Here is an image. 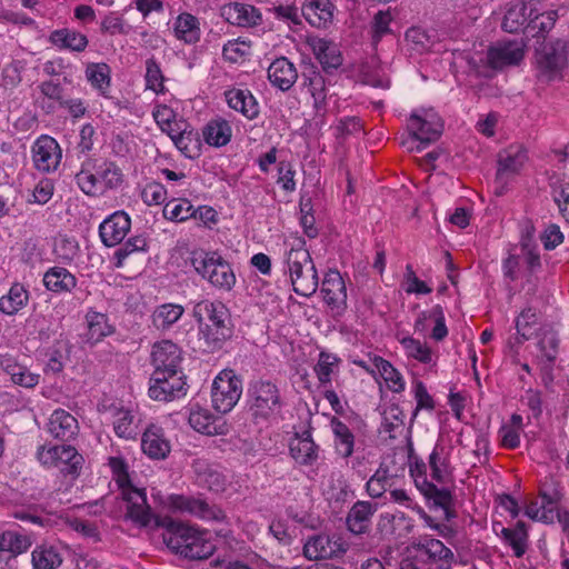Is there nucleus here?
I'll return each instance as SVG.
<instances>
[{
  "label": "nucleus",
  "mask_w": 569,
  "mask_h": 569,
  "mask_svg": "<svg viewBox=\"0 0 569 569\" xmlns=\"http://www.w3.org/2000/svg\"><path fill=\"white\" fill-rule=\"evenodd\" d=\"M242 395V380L233 370H222L214 378L211 388V402L216 411L230 412Z\"/></svg>",
  "instance_id": "obj_8"
},
{
  "label": "nucleus",
  "mask_w": 569,
  "mask_h": 569,
  "mask_svg": "<svg viewBox=\"0 0 569 569\" xmlns=\"http://www.w3.org/2000/svg\"><path fill=\"white\" fill-rule=\"evenodd\" d=\"M331 428L335 436L336 452L342 458L351 457L355 447V436L350 428L337 418L331 420Z\"/></svg>",
  "instance_id": "obj_44"
},
{
  "label": "nucleus",
  "mask_w": 569,
  "mask_h": 569,
  "mask_svg": "<svg viewBox=\"0 0 569 569\" xmlns=\"http://www.w3.org/2000/svg\"><path fill=\"white\" fill-rule=\"evenodd\" d=\"M48 431L56 439L69 441L73 439L79 431L78 421L68 411L57 409L49 418Z\"/></svg>",
  "instance_id": "obj_28"
},
{
  "label": "nucleus",
  "mask_w": 569,
  "mask_h": 569,
  "mask_svg": "<svg viewBox=\"0 0 569 569\" xmlns=\"http://www.w3.org/2000/svg\"><path fill=\"white\" fill-rule=\"evenodd\" d=\"M32 569H57L62 563V556L57 546L38 545L31 552Z\"/></svg>",
  "instance_id": "obj_36"
},
{
  "label": "nucleus",
  "mask_w": 569,
  "mask_h": 569,
  "mask_svg": "<svg viewBox=\"0 0 569 569\" xmlns=\"http://www.w3.org/2000/svg\"><path fill=\"white\" fill-rule=\"evenodd\" d=\"M321 292L332 315L342 316L347 310V288L339 271L329 270L325 274Z\"/></svg>",
  "instance_id": "obj_13"
},
{
  "label": "nucleus",
  "mask_w": 569,
  "mask_h": 569,
  "mask_svg": "<svg viewBox=\"0 0 569 569\" xmlns=\"http://www.w3.org/2000/svg\"><path fill=\"white\" fill-rule=\"evenodd\" d=\"M503 540L512 548L517 558L522 557L528 549V531L523 521H518L512 528H502Z\"/></svg>",
  "instance_id": "obj_45"
},
{
  "label": "nucleus",
  "mask_w": 569,
  "mask_h": 569,
  "mask_svg": "<svg viewBox=\"0 0 569 569\" xmlns=\"http://www.w3.org/2000/svg\"><path fill=\"white\" fill-rule=\"evenodd\" d=\"M149 248V242L147 237L142 234L133 236L129 238L120 248H118L113 254L116 260L114 266L117 268H122L124 264V260L133 253L147 252Z\"/></svg>",
  "instance_id": "obj_54"
},
{
  "label": "nucleus",
  "mask_w": 569,
  "mask_h": 569,
  "mask_svg": "<svg viewBox=\"0 0 569 569\" xmlns=\"http://www.w3.org/2000/svg\"><path fill=\"white\" fill-rule=\"evenodd\" d=\"M378 509L377 503L359 500L349 510L346 523L353 535H363L369 531L373 515Z\"/></svg>",
  "instance_id": "obj_25"
},
{
  "label": "nucleus",
  "mask_w": 569,
  "mask_h": 569,
  "mask_svg": "<svg viewBox=\"0 0 569 569\" xmlns=\"http://www.w3.org/2000/svg\"><path fill=\"white\" fill-rule=\"evenodd\" d=\"M86 319L88 323L87 341L90 345H96L113 333V327L109 323L107 315L89 311Z\"/></svg>",
  "instance_id": "obj_43"
},
{
  "label": "nucleus",
  "mask_w": 569,
  "mask_h": 569,
  "mask_svg": "<svg viewBox=\"0 0 569 569\" xmlns=\"http://www.w3.org/2000/svg\"><path fill=\"white\" fill-rule=\"evenodd\" d=\"M100 29L101 32L111 36L127 34L130 31V26H128L124 19L117 12H109L103 17Z\"/></svg>",
  "instance_id": "obj_61"
},
{
  "label": "nucleus",
  "mask_w": 569,
  "mask_h": 569,
  "mask_svg": "<svg viewBox=\"0 0 569 569\" xmlns=\"http://www.w3.org/2000/svg\"><path fill=\"white\" fill-rule=\"evenodd\" d=\"M312 50L326 73L331 74L342 66V53L335 42L318 39L312 43Z\"/></svg>",
  "instance_id": "obj_32"
},
{
  "label": "nucleus",
  "mask_w": 569,
  "mask_h": 569,
  "mask_svg": "<svg viewBox=\"0 0 569 569\" xmlns=\"http://www.w3.org/2000/svg\"><path fill=\"white\" fill-rule=\"evenodd\" d=\"M421 487L418 489L427 499L430 507L441 508L443 510L445 520L450 521L456 518L453 510V496L447 488H438L429 480L420 481Z\"/></svg>",
  "instance_id": "obj_24"
},
{
  "label": "nucleus",
  "mask_w": 569,
  "mask_h": 569,
  "mask_svg": "<svg viewBox=\"0 0 569 569\" xmlns=\"http://www.w3.org/2000/svg\"><path fill=\"white\" fill-rule=\"evenodd\" d=\"M528 160V151L522 144H511L498 154L496 179L505 181L521 171Z\"/></svg>",
  "instance_id": "obj_20"
},
{
  "label": "nucleus",
  "mask_w": 569,
  "mask_h": 569,
  "mask_svg": "<svg viewBox=\"0 0 569 569\" xmlns=\"http://www.w3.org/2000/svg\"><path fill=\"white\" fill-rule=\"evenodd\" d=\"M184 308L177 303H163L156 308L151 318L157 329L167 330L183 315Z\"/></svg>",
  "instance_id": "obj_47"
},
{
  "label": "nucleus",
  "mask_w": 569,
  "mask_h": 569,
  "mask_svg": "<svg viewBox=\"0 0 569 569\" xmlns=\"http://www.w3.org/2000/svg\"><path fill=\"white\" fill-rule=\"evenodd\" d=\"M413 548L425 557L426 563L436 566L437 569H452L455 553L441 540L422 537Z\"/></svg>",
  "instance_id": "obj_15"
},
{
  "label": "nucleus",
  "mask_w": 569,
  "mask_h": 569,
  "mask_svg": "<svg viewBox=\"0 0 569 569\" xmlns=\"http://www.w3.org/2000/svg\"><path fill=\"white\" fill-rule=\"evenodd\" d=\"M372 365L383 378L388 388L393 392L405 390V381L400 372L386 359L379 356L372 358Z\"/></svg>",
  "instance_id": "obj_49"
},
{
  "label": "nucleus",
  "mask_w": 569,
  "mask_h": 569,
  "mask_svg": "<svg viewBox=\"0 0 569 569\" xmlns=\"http://www.w3.org/2000/svg\"><path fill=\"white\" fill-rule=\"evenodd\" d=\"M141 199L147 206L161 204L167 199V189L160 182H148L141 191Z\"/></svg>",
  "instance_id": "obj_62"
},
{
  "label": "nucleus",
  "mask_w": 569,
  "mask_h": 569,
  "mask_svg": "<svg viewBox=\"0 0 569 569\" xmlns=\"http://www.w3.org/2000/svg\"><path fill=\"white\" fill-rule=\"evenodd\" d=\"M131 228V219L124 211H116L99 226V236L106 247L120 244Z\"/></svg>",
  "instance_id": "obj_18"
},
{
  "label": "nucleus",
  "mask_w": 569,
  "mask_h": 569,
  "mask_svg": "<svg viewBox=\"0 0 569 569\" xmlns=\"http://www.w3.org/2000/svg\"><path fill=\"white\" fill-rule=\"evenodd\" d=\"M248 398L249 411L256 422L279 415L283 407L280 390L270 380L251 381L248 388Z\"/></svg>",
  "instance_id": "obj_6"
},
{
  "label": "nucleus",
  "mask_w": 569,
  "mask_h": 569,
  "mask_svg": "<svg viewBox=\"0 0 569 569\" xmlns=\"http://www.w3.org/2000/svg\"><path fill=\"white\" fill-rule=\"evenodd\" d=\"M168 506L174 512L187 513L204 521L224 525L217 531L222 538L232 536L230 521L224 511L214 503H209L206 499L183 495H171L168 497Z\"/></svg>",
  "instance_id": "obj_4"
},
{
  "label": "nucleus",
  "mask_w": 569,
  "mask_h": 569,
  "mask_svg": "<svg viewBox=\"0 0 569 569\" xmlns=\"http://www.w3.org/2000/svg\"><path fill=\"white\" fill-rule=\"evenodd\" d=\"M83 463V458L74 447L62 445L59 447V453L56 468H59L64 475L76 477L79 475Z\"/></svg>",
  "instance_id": "obj_46"
},
{
  "label": "nucleus",
  "mask_w": 569,
  "mask_h": 569,
  "mask_svg": "<svg viewBox=\"0 0 569 569\" xmlns=\"http://www.w3.org/2000/svg\"><path fill=\"white\" fill-rule=\"evenodd\" d=\"M113 430L119 438L133 439L138 435L136 415L128 409H117L113 415Z\"/></svg>",
  "instance_id": "obj_48"
},
{
  "label": "nucleus",
  "mask_w": 569,
  "mask_h": 569,
  "mask_svg": "<svg viewBox=\"0 0 569 569\" xmlns=\"http://www.w3.org/2000/svg\"><path fill=\"white\" fill-rule=\"evenodd\" d=\"M163 541L172 552L190 560L206 559L216 548L204 532L188 526H178L169 530Z\"/></svg>",
  "instance_id": "obj_3"
},
{
  "label": "nucleus",
  "mask_w": 569,
  "mask_h": 569,
  "mask_svg": "<svg viewBox=\"0 0 569 569\" xmlns=\"http://www.w3.org/2000/svg\"><path fill=\"white\" fill-rule=\"evenodd\" d=\"M192 468L197 475L198 482L202 486L208 488L211 491H222L224 489L226 479L224 477L217 471L216 469L211 468L207 461L197 459L192 463Z\"/></svg>",
  "instance_id": "obj_41"
},
{
  "label": "nucleus",
  "mask_w": 569,
  "mask_h": 569,
  "mask_svg": "<svg viewBox=\"0 0 569 569\" xmlns=\"http://www.w3.org/2000/svg\"><path fill=\"white\" fill-rule=\"evenodd\" d=\"M391 480L388 470L379 468L367 481L366 490L371 498H380L391 487Z\"/></svg>",
  "instance_id": "obj_59"
},
{
  "label": "nucleus",
  "mask_w": 569,
  "mask_h": 569,
  "mask_svg": "<svg viewBox=\"0 0 569 569\" xmlns=\"http://www.w3.org/2000/svg\"><path fill=\"white\" fill-rule=\"evenodd\" d=\"M29 301V291L23 284L16 282L8 293L0 298V311L8 316L17 315Z\"/></svg>",
  "instance_id": "obj_38"
},
{
  "label": "nucleus",
  "mask_w": 569,
  "mask_h": 569,
  "mask_svg": "<svg viewBox=\"0 0 569 569\" xmlns=\"http://www.w3.org/2000/svg\"><path fill=\"white\" fill-rule=\"evenodd\" d=\"M109 466L113 472L114 480L117 485L119 486L120 490L126 489L127 487L133 486L129 471H128V465L121 457H110L109 458Z\"/></svg>",
  "instance_id": "obj_63"
},
{
  "label": "nucleus",
  "mask_w": 569,
  "mask_h": 569,
  "mask_svg": "<svg viewBox=\"0 0 569 569\" xmlns=\"http://www.w3.org/2000/svg\"><path fill=\"white\" fill-rule=\"evenodd\" d=\"M31 545L30 536L16 530H7L0 535V549L12 555L26 552Z\"/></svg>",
  "instance_id": "obj_51"
},
{
  "label": "nucleus",
  "mask_w": 569,
  "mask_h": 569,
  "mask_svg": "<svg viewBox=\"0 0 569 569\" xmlns=\"http://www.w3.org/2000/svg\"><path fill=\"white\" fill-rule=\"evenodd\" d=\"M102 188L114 189L118 188L123 181L121 169L113 162H108L104 168L99 172Z\"/></svg>",
  "instance_id": "obj_64"
},
{
  "label": "nucleus",
  "mask_w": 569,
  "mask_h": 569,
  "mask_svg": "<svg viewBox=\"0 0 569 569\" xmlns=\"http://www.w3.org/2000/svg\"><path fill=\"white\" fill-rule=\"evenodd\" d=\"M228 106L248 120H254L260 113L256 97L248 89L231 88L224 92Z\"/></svg>",
  "instance_id": "obj_27"
},
{
  "label": "nucleus",
  "mask_w": 569,
  "mask_h": 569,
  "mask_svg": "<svg viewBox=\"0 0 569 569\" xmlns=\"http://www.w3.org/2000/svg\"><path fill=\"white\" fill-rule=\"evenodd\" d=\"M191 264L196 272L214 288L230 291L236 284V276L230 263L217 251L193 252Z\"/></svg>",
  "instance_id": "obj_5"
},
{
  "label": "nucleus",
  "mask_w": 569,
  "mask_h": 569,
  "mask_svg": "<svg viewBox=\"0 0 569 569\" xmlns=\"http://www.w3.org/2000/svg\"><path fill=\"white\" fill-rule=\"evenodd\" d=\"M49 42L59 50H69L71 52H83L88 44V37L70 28H61L53 30L49 34Z\"/></svg>",
  "instance_id": "obj_30"
},
{
  "label": "nucleus",
  "mask_w": 569,
  "mask_h": 569,
  "mask_svg": "<svg viewBox=\"0 0 569 569\" xmlns=\"http://www.w3.org/2000/svg\"><path fill=\"white\" fill-rule=\"evenodd\" d=\"M204 141L212 147H223L231 140L232 129L227 120L213 119L202 129Z\"/></svg>",
  "instance_id": "obj_39"
},
{
  "label": "nucleus",
  "mask_w": 569,
  "mask_h": 569,
  "mask_svg": "<svg viewBox=\"0 0 569 569\" xmlns=\"http://www.w3.org/2000/svg\"><path fill=\"white\" fill-rule=\"evenodd\" d=\"M298 79L295 64L286 57L277 58L268 68V80L281 91H288Z\"/></svg>",
  "instance_id": "obj_26"
},
{
  "label": "nucleus",
  "mask_w": 569,
  "mask_h": 569,
  "mask_svg": "<svg viewBox=\"0 0 569 569\" xmlns=\"http://www.w3.org/2000/svg\"><path fill=\"white\" fill-rule=\"evenodd\" d=\"M537 11L535 0H515L510 3L502 21V29L509 33L525 30L533 13Z\"/></svg>",
  "instance_id": "obj_21"
},
{
  "label": "nucleus",
  "mask_w": 569,
  "mask_h": 569,
  "mask_svg": "<svg viewBox=\"0 0 569 569\" xmlns=\"http://www.w3.org/2000/svg\"><path fill=\"white\" fill-rule=\"evenodd\" d=\"M163 217L174 222L197 218V210L188 199H172L163 207Z\"/></svg>",
  "instance_id": "obj_50"
},
{
  "label": "nucleus",
  "mask_w": 569,
  "mask_h": 569,
  "mask_svg": "<svg viewBox=\"0 0 569 569\" xmlns=\"http://www.w3.org/2000/svg\"><path fill=\"white\" fill-rule=\"evenodd\" d=\"M539 77L550 81L555 79L568 62V44L561 39L541 42L536 48Z\"/></svg>",
  "instance_id": "obj_9"
},
{
  "label": "nucleus",
  "mask_w": 569,
  "mask_h": 569,
  "mask_svg": "<svg viewBox=\"0 0 569 569\" xmlns=\"http://www.w3.org/2000/svg\"><path fill=\"white\" fill-rule=\"evenodd\" d=\"M290 455L301 466H312L319 458V446L315 443L309 431L290 441Z\"/></svg>",
  "instance_id": "obj_29"
},
{
  "label": "nucleus",
  "mask_w": 569,
  "mask_h": 569,
  "mask_svg": "<svg viewBox=\"0 0 569 569\" xmlns=\"http://www.w3.org/2000/svg\"><path fill=\"white\" fill-rule=\"evenodd\" d=\"M193 317L199 325L203 350L214 352L233 336L230 310L219 300L203 299L193 307Z\"/></svg>",
  "instance_id": "obj_1"
},
{
  "label": "nucleus",
  "mask_w": 569,
  "mask_h": 569,
  "mask_svg": "<svg viewBox=\"0 0 569 569\" xmlns=\"http://www.w3.org/2000/svg\"><path fill=\"white\" fill-rule=\"evenodd\" d=\"M335 6L330 0H305L301 12L313 27L325 28L333 20Z\"/></svg>",
  "instance_id": "obj_31"
},
{
  "label": "nucleus",
  "mask_w": 569,
  "mask_h": 569,
  "mask_svg": "<svg viewBox=\"0 0 569 569\" xmlns=\"http://www.w3.org/2000/svg\"><path fill=\"white\" fill-rule=\"evenodd\" d=\"M538 313L536 309L529 307L521 311L516 319L517 342L522 343L529 340L537 331Z\"/></svg>",
  "instance_id": "obj_53"
},
{
  "label": "nucleus",
  "mask_w": 569,
  "mask_h": 569,
  "mask_svg": "<svg viewBox=\"0 0 569 569\" xmlns=\"http://www.w3.org/2000/svg\"><path fill=\"white\" fill-rule=\"evenodd\" d=\"M43 283L54 293L71 292L77 286V278L66 268L52 267L43 274Z\"/></svg>",
  "instance_id": "obj_34"
},
{
  "label": "nucleus",
  "mask_w": 569,
  "mask_h": 569,
  "mask_svg": "<svg viewBox=\"0 0 569 569\" xmlns=\"http://www.w3.org/2000/svg\"><path fill=\"white\" fill-rule=\"evenodd\" d=\"M182 372L154 370L150 378L149 397L156 401H172L186 395Z\"/></svg>",
  "instance_id": "obj_10"
},
{
  "label": "nucleus",
  "mask_w": 569,
  "mask_h": 569,
  "mask_svg": "<svg viewBox=\"0 0 569 569\" xmlns=\"http://www.w3.org/2000/svg\"><path fill=\"white\" fill-rule=\"evenodd\" d=\"M0 363L3 370L10 376L13 383L24 388H33L39 383V375L17 363L12 358L3 357Z\"/></svg>",
  "instance_id": "obj_40"
},
{
  "label": "nucleus",
  "mask_w": 569,
  "mask_h": 569,
  "mask_svg": "<svg viewBox=\"0 0 569 569\" xmlns=\"http://www.w3.org/2000/svg\"><path fill=\"white\" fill-rule=\"evenodd\" d=\"M173 31L177 39L188 44L197 43L201 36L198 18L188 12H182L177 17Z\"/></svg>",
  "instance_id": "obj_37"
},
{
  "label": "nucleus",
  "mask_w": 569,
  "mask_h": 569,
  "mask_svg": "<svg viewBox=\"0 0 569 569\" xmlns=\"http://www.w3.org/2000/svg\"><path fill=\"white\" fill-rule=\"evenodd\" d=\"M445 448L436 445L429 455L428 463L431 469L432 480L442 483L446 478L448 459L443 456Z\"/></svg>",
  "instance_id": "obj_58"
},
{
  "label": "nucleus",
  "mask_w": 569,
  "mask_h": 569,
  "mask_svg": "<svg viewBox=\"0 0 569 569\" xmlns=\"http://www.w3.org/2000/svg\"><path fill=\"white\" fill-rule=\"evenodd\" d=\"M121 497L126 502V519L138 527H148L153 520V513L147 501L146 489L133 485L122 489Z\"/></svg>",
  "instance_id": "obj_12"
},
{
  "label": "nucleus",
  "mask_w": 569,
  "mask_h": 569,
  "mask_svg": "<svg viewBox=\"0 0 569 569\" xmlns=\"http://www.w3.org/2000/svg\"><path fill=\"white\" fill-rule=\"evenodd\" d=\"M144 80L147 89L152 90L157 94L164 93V76L154 57H151L146 61Z\"/></svg>",
  "instance_id": "obj_55"
},
{
  "label": "nucleus",
  "mask_w": 569,
  "mask_h": 569,
  "mask_svg": "<svg viewBox=\"0 0 569 569\" xmlns=\"http://www.w3.org/2000/svg\"><path fill=\"white\" fill-rule=\"evenodd\" d=\"M283 272L289 274L293 291L302 297L312 296L319 284V277L306 240L296 237L284 241Z\"/></svg>",
  "instance_id": "obj_2"
},
{
  "label": "nucleus",
  "mask_w": 569,
  "mask_h": 569,
  "mask_svg": "<svg viewBox=\"0 0 569 569\" xmlns=\"http://www.w3.org/2000/svg\"><path fill=\"white\" fill-rule=\"evenodd\" d=\"M408 131L409 137L401 144L409 151H421L440 137L442 124L433 113L413 111L408 121Z\"/></svg>",
  "instance_id": "obj_7"
},
{
  "label": "nucleus",
  "mask_w": 569,
  "mask_h": 569,
  "mask_svg": "<svg viewBox=\"0 0 569 569\" xmlns=\"http://www.w3.org/2000/svg\"><path fill=\"white\" fill-rule=\"evenodd\" d=\"M62 152L56 139L49 136L39 137L32 146V159L37 170L56 171L61 162Z\"/></svg>",
  "instance_id": "obj_14"
},
{
  "label": "nucleus",
  "mask_w": 569,
  "mask_h": 569,
  "mask_svg": "<svg viewBox=\"0 0 569 569\" xmlns=\"http://www.w3.org/2000/svg\"><path fill=\"white\" fill-rule=\"evenodd\" d=\"M557 11L550 10L539 13L537 10L527 24V36L532 38L545 37L555 26Z\"/></svg>",
  "instance_id": "obj_52"
},
{
  "label": "nucleus",
  "mask_w": 569,
  "mask_h": 569,
  "mask_svg": "<svg viewBox=\"0 0 569 569\" xmlns=\"http://www.w3.org/2000/svg\"><path fill=\"white\" fill-rule=\"evenodd\" d=\"M86 78L93 89L102 97L109 98L111 69L104 62H90L86 68Z\"/></svg>",
  "instance_id": "obj_35"
},
{
  "label": "nucleus",
  "mask_w": 569,
  "mask_h": 569,
  "mask_svg": "<svg viewBox=\"0 0 569 569\" xmlns=\"http://www.w3.org/2000/svg\"><path fill=\"white\" fill-rule=\"evenodd\" d=\"M94 169V160L88 158L82 164L80 171L74 179L81 191L88 196H98L103 192L102 182L92 170Z\"/></svg>",
  "instance_id": "obj_42"
},
{
  "label": "nucleus",
  "mask_w": 569,
  "mask_h": 569,
  "mask_svg": "<svg viewBox=\"0 0 569 569\" xmlns=\"http://www.w3.org/2000/svg\"><path fill=\"white\" fill-rule=\"evenodd\" d=\"M151 357L154 370L180 372L181 351L172 341L162 340L154 343Z\"/></svg>",
  "instance_id": "obj_22"
},
{
  "label": "nucleus",
  "mask_w": 569,
  "mask_h": 569,
  "mask_svg": "<svg viewBox=\"0 0 569 569\" xmlns=\"http://www.w3.org/2000/svg\"><path fill=\"white\" fill-rule=\"evenodd\" d=\"M141 449L150 459L163 460L169 456L171 445L166 438L163 430L152 425L142 435Z\"/></svg>",
  "instance_id": "obj_23"
},
{
  "label": "nucleus",
  "mask_w": 569,
  "mask_h": 569,
  "mask_svg": "<svg viewBox=\"0 0 569 569\" xmlns=\"http://www.w3.org/2000/svg\"><path fill=\"white\" fill-rule=\"evenodd\" d=\"M525 56L523 46L518 41H502L490 47L487 63L491 69L499 70L507 66L518 64Z\"/></svg>",
  "instance_id": "obj_19"
},
{
  "label": "nucleus",
  "mask_w": 569,
  "mask_h": 569,
  "mask_svg": "<svg viewBox=\"0 0 569 569\" xmlns=\"http://www.w3.org/2000/svg\"><path fill=\"white\" fill-rule=\"evenodd\" d=\"M188 421L191 428L207 436H226L230 430L223 417L214 416L199 406L191 408Z\"/></svg>",
  "instance_id": "obj_17"
},
{
  "label": "nucleus",
  "mask_w": 569,
  "mask_h": 569,
  "mask_svg": "<svg viewBox=\"0 0 569 569\" xmlns=\"http://www.w3.org/2000/svg\"><path fill=\"white\" fill-rule=\"evenodd\" d=\"M339 362L340 359L336 355L326 351L320 352L319 360L315 366V372L321 385L325 386L331 382L333 367H336Z\"/></svg>",
  "instance_id": "obj_60"
},
{
  "label": "nucleus",
  "mask_w": 569,
  "mask_h": 569,
  "mask_svg": "<svg viewBox=\"0 0 569 569\" xmlns=\"http://www.w3.org/2000/svg\"><path fill=\"white\" fill-rule=\"evenodd\" d=\"M392 20L393 17L390 10H380L373 16L371 21V39L375 46H377L385 36L391 33L390 23Z\"/></svg>",
  "instance_id": "obj_57"
},
{
  "label": "nucleus",
  "mask_w": 569,
  "mask_h": 569,
  "mask_svg": "<svg viewBox=\"0 0 569 569\" xmlns=\"http://www.w3.org/2000/svg\"><path fill=\"white\" fill-rule=\"evenodd\" d=\"M226 20L239 27H253L261 22V14L258 9L251 4L232 3L223 8Z\"/></svg>",
  "instance_id": "obj_33"
},
{
  "label": "nucleus",
  "mask_w": 569,
  "mask_h": 569,
  "mask_svg": "<svg viewBox=\"0 0 569 569\" xmlns=\"http://www.w3.org/2000/svg\"><path fill=\"white\" fill-rule=\"evenodd\" d=\"M348 543L337 535L318 533L310 536L303 545V555L309 560H323L346 553Z\"/></svg>",
  "instance_id": "obj_11"
},
{
  "label": "nucleus",
  "mask_w": 569,
  "mask_h": 569,
  "mask_svg": "<svg viewBox=\"0 0 569 569\" xmlns=\"http://www.w3.org/2000/svg\"><path fill=\"white\" fill-rule=\"evenodd\" d=\"M301 88L312 98V106L317 114L327 112L328 89L323 74L313 64L307 67L301 73Z\"/></svg>",
  "instance_id": "obj_16"
},
{
  "label": "nucleus",
  "mask_w": 569,
  "mask_h": 569,
  "mask_svg": "<svg viewBox=\"0 0 569 569\" xmlns=\"http://www.w3.org/2000/svg\"><path fill=\"white\" fill-rule=\"evenodd\" d=\"M406 355L417 361L428 365L432 362V351L427 343L412 337H406L401 340Z\"/></svg>",
  "instance_id": "obj_56"
}]
</instances>
